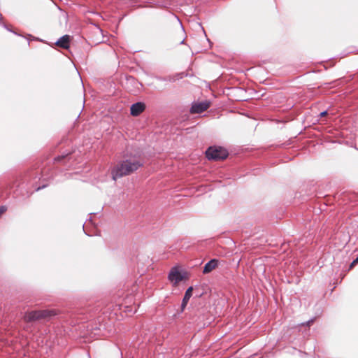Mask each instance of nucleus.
<instances>
[{"label":"nucleus","mask_w":358,"mask_h":358,"mask_svg":"<svg viewBox=\"0 0 358 358\" xmlns=\"http://www.w3.org/2000/svg\"><path fill=\"white\" fill-rule=\"evenodd\" d=\"M143 163L136 158L126 159L118 163L112 171V177L114 180L119 178L129 176L137 171Z\"/></svg>","instance_id":"f257e3e1"},{"label":"nucleus","mask_w":358,"mask_h":358,"mask_svg":"<svg viewBox=\"0 0 358 358\" xmlns=\"http://www.w3.org/2000/svg\"><path fill=\"white\" fill-rule=\"evenodd\" d=\"M55 310H40L27 311L24 313L23 320L24 322L29 323L39 321L43 319H47L52 315H55Z\"/></svg>","instance_id":"f03ea898"},{"label":"nucleus","mask_w":358,"mask_h":358,"mask_svg":"<svg viewBox=\"0 0 358 358\" xmlns=\"http://www.w3.org/2000/svg\"><path fill=\"white\" fill-rule=\"evenodd\" d=\"M226 149L220 146L209 147L206 151V156L208 159L215 161L224 160L228 157Z\"/></svg>","instance_id":"7ed1b4c3"},{"label":"nucleus","mask_w":358,"mask_h":358,"mask_svg":"<svg viewBox=\"0 0 358 358\" xmlns=\"http://www.w3.org/2000/svg\"><path fill=\"white\" fill-rule=\"evenodd\" d=\"M210 106V103L208 101L194 103L191 107V113H201L206 110Z\"/></svg>","instance_id":"20e7f679"},{"label":"nucleus","mask_w":358,"mask_h":358,"mask_svg":"<svg viewBox=\"0 0 358 358\" xmlns=\"http://www.w3.org/2000/svg\"><path fill=\"white\" fill-rule=\"evenodd\" d=\"M169 279L174 285H177L179 282L182 281L184 279V277L176 268H173L171 272L169 273Z\"/></svg>","instance_id":"39448f33"},{"label":"nucleus","mask_w":358,"mask_h":358,"mask_svg":"<svg viewBox=\"0 0 358 358\" xmlns=\"http://www.w3.org/2000/svg\"><path fill=\"white\" fill-rule=\"evenodd\" d=\"M145 109V104L143 102H137L131 105L130 108L131 115L136 117L142 113Z\"/></svg>","instance_id":"423d86ee"},{"label":"nucleus","mask_w":358,"mask_h":358,"mask_svg":"<svg viewBox=\"0 0 358 358\" xmlns=\"http://www.w3.org/2000/svg\"><path fill=\"white\" fill-rule=\"evenodd\" d=\"M218 266V261L215 259L209 261L205 266L203 270L204 274L208 273L215 269Z\"/></svg>","instance_id":"0eeeda50"},{"label":"nucleus","mask_w":358,"mask_h":358,"mask_svg":"<svg viewBox=\"0 0 358 358\" xmlns=\"http://www.w3.org/2000/svg\"><path fill=\"white\" fill-rule=\"evenodd\" d=\"M70 44V36L64 35L61 37L57 42L56 45L62 48L68 49Z\"/></svg>","instance_id":"6e6552de"},{"label":"nucleus","mask_w":358,"mask_h":358,"mask_svg":"<svg viewBox=\"0 0 358 358\" xmlns=\"http://www.w3.org/2000/svg\"><path fill=\"white\" fill-rule=\"evenodd\" d=\"M192 291H193V288L192 287H190L185 292L184 298L182 299V305H181L182 310H183L186 307V306L188 303V301L189 300L190 297L192 296Z\"/></svg>","instance_id":"1a4fd4ad"},{"label":"nucleus","mask_w":358,"mask_h":358,"mask_svg":"<svg viewBox=\"0 0 358 358\" xmlns=\"http://www.w3.org/2000/svg\"><path fill=\"white\" fill-rule=\"evenodd\" d=\"M358 264V257L350 264L349 269H352Z\"/></svg>","instance_id":"9d476101"},{"label":"nucleus","mask_w":358,"mask_h":358,"mask_svg":"<svg viewBox=\"0 0 358 358\" xmlns=\"http://www.w3.org/2000/svg\"><path fill=\"white\" fill-rule=\"evenodd\" d=\"M68 155H62V156H58L57 157L55 158V161L56 162H61L62 160L64 159L66 157H67Z\"/></svg>","instance_id":"9b49d317"},{"label":"nucleus","mask_w":358,"mask_h":358,"mask_svg":"<svg viewBox=\"0 0 358 358\" xmlns=\"http://www.w3.org/2000/svg\"><path fill=\"white\" fill-rule=\"evenodd\" d=\"M327 115V111H323L320 113V117H324Z\"/></svg>","instance_id":"f8f14e48"},{"label":"nucleus","mask_w":358,"mask_h":358,"mask_svg":"<svg viewBox=\"0 0 358 358\" xmlns=\"http://www.w3.org/2000/svg\"><path fill=\"white\" fill-rule=\"evenodd\" d=\"M312 322H313V321H308L307 323V325H310Z\"/></svg>","instance_id":"ddd939ff"}]
</instances>
